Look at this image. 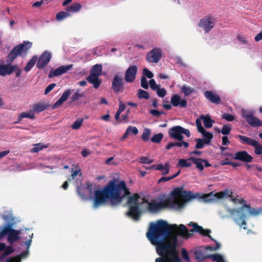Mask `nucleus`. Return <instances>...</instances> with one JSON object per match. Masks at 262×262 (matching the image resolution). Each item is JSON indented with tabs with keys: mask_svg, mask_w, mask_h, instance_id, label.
Here are the masks:
<instances>
[{
	"mask_svg": "<svg viewBox=\"0 0 262 262\" xmlns=\"http://www.w3.org/2000/svg\"><path fill=\"white\" fill-rule=\"evenodd\" d=\"M247 212L252 215H258L262 214V207L257 209L251 207L250 205H245L237 209L230 210V214L234 217L235 223L241 227L246 225L247 216Z\"/></svg>",
	"mask_w": 262,
	"mask_h": 262,
	"instance_id": "obj_4",
	"label": "nucleus"
},
{
	"mask_svg": "<svg viewBox=\"0 0 262 262\" xmlns=\"http://www.w3.org/2000/svg\"><path fill=\"white\" fill-rule=\"evenodd\" d=\"M205 97L213 103L218 104L221 102V98L217 94L211 91H206L204 92Z\"/></svg>",
	"mask_w": 262,
	"mask_h": 262,
	"instance_id": "obj_23",
	"label": "nucleus"
},
{
	"mask_svg": "<svg viewBox=\"0 0 262 262\" xmlns=\"http://www.w3.org/2000/svg\"><path fill=\"white\" fill-rule=\"evenodd\" d=\"M143 74L144 77H147L148 78H151L154 76L152 73L147 68H144L143 70Z\"/></svg>",
	"mask_w": 262,
	"mask_h": 262,
	"instance_id": "obj_49",
	"label": "nucleus"
},
{
	"mask_svg": "<svg viewBox=\"0 0 262 262\" xmlns=\"http://www.w3.org/2000/svg\"><path fill=\"white\" fill-rule=\"evenodd\" d=\"M142 213V211L139 205H132L128 206V210L126 212V215L135 221H138Z\"/></svg>",
	"mask_w": 262,
	"mask_h": 262,
	"instance_id": "obj_15",
	"label": "nucleus"
},
{
	"mask_svg": "<svg viewBox=\"0 0 262 262\" xmlns=\"http://www.w3.org/2000/svg\"><path fill=\"white\" fill-rule=\"evenodd\" d=\"M162 57V50L160 48H156L152 49L147 55L146 59L148 62L158 63Z\"/></svg>",
	"mask_w": 262,
	"mask_h": 262,
	"instance_id": "obj_12",
	"label": "nucleus"
},
{
	"mask_svg": "<svg viewBox=\"0 0 262 262\" xmlns=\"http://www.w3.org/2000/svg\"><path fill=\"white\" fill-rule=\"evenodd\" d=\"M237 138L241 140V141L243 144H246L254 147V152L257 155L262 154V145L259 143L252 138L247 137L245 136L238 135Z\"/></svg>",
	"mask_w": 262,
	"mask_h": 262,
	"instance_id": "obj_10",
	"label": "nucleus"
},
{
	"mask_svg": "<svg viewBox=\"0 0 262 262\" xmlns=\"http://www.w3.org/2000/svg\"><path fill=\"white\" fill-rule=\"evenodd\" d=\"M2 251H4V252L0 256V260H3L6 256L12 253L14 250L12 247H7L5 243L0 242V252Z\"/></svg>",
	"mask_w": 262,
	"mask_h": 262,
	"instance_id": "obj_24",
	"label": "nucleus"
},
{
	"mask_svg": "<svg viewBox=\"0 0 262 262\" xmlns=\"http://www.w3.org/2000/svg\"><path fill=\"white\" fill-rule=\"evenodd\" d=\"M102 70L101 64H95L92 67L90 75L86 78V80L93 84L94 88L96 89H98L102 83V79L99 78Z\"/></svg>",
	"mask_w": 262,
	"mask_h": 262,
	"instance_id": "obj_6",
	"label": "nucleus"
},
{
	"mask_svg": "<svg viewBox=\"0 0 262 262\" xmlns=\"http://www.w3.org/2000/svg\"><path fill=\"white\" fill-rule=\"evenodd\" d=\"M174 142V147L177 146V147H181L182 146H184L185 148H187L189 146V143L187 142L183 141V140H182V141H180V142Z\"/></svg>",
	"mask_w": 262,
	"mask_h": 262,
	"instance_id": "obj_46",
	"label": "nucleus"
},
{
	"mask_svg": "<svg viewBox=\"0 0 262 262\" xmlns=\"http://www.w3.org/2000/svg\"><path fill=\"white\" fill-rule=\"evenodd\" d=\"M195 123H196V125L197 126V129H198V132L201 133L204 132L205 129L203 127L200 119H197L195 121Z\"/></svg>",
	"mask_w": 262,
	"mask_h": 262,
	"instance_id": "obj_48",
	"label": "nucleus"
},
{
	"mask_svg": "<svg viewBox=\"0 0 262 262\" xmlns=\"http://www.w3.org/2000/svg\"><path fill=\"white\" fill-rule=\"evenodd\" d=\"M72 67V64L60 66L54 70H51L49 74L48 77L50 78L57 77L62 75L70 70Z\"/></svg>",
	"mask_w": 262,
	"mask_h": 262,
	"instance_id": "obj_18",
	"label": "nucleus"
},
{
	"mask_svg": "<svg viewBox=\"0 0 262 262\" xmlns=\"http://www.w3.org/2000/svg\"><path fill=\"white\" fill-rule=\"evenodd\" d=\"M6 66V75H11L17 69L16 65H11L10 63H8L7 64H5Z\"/></svg>",
	"mask_w": 262,
	"mask_h": 262,
	"instance_id": "obj_34",
	"label": "nucleus"
},
{
	"mask_svg": "<svg viewBox=\"0 0 262 262\" xmlns=\"http://www.w3.org/2000/svg\"><path fill=\"white\" fill-rule=\"evenodd\" d=\"M171 104L177 107L180 106V107H186L187 106V101L185 99H180V97L178 95H173L171 98Z\"/></svg>",
	"mask_w": 262,
	"mask_h": 262,
	"instance_id": "obj_22",
	"label": "nucleus"
},
{
	"mask_svg": "<svg viewBox=\"0 0 262 262\" xmlns=\"http://www.w3.org/2000/svg\"><path fill=\"white\" fill-rule=\"evenodd\" d=\"M21 233L20 230H16L12 228L11 224H8L4 226L0 232V239H2L5 235H8V240L10 243L17 241L20 239L19 235Z\"/></svg>",
	"mask_w": 262,
	"mask_h": 262,
	"instance_id": "obj_8",
	"label": "nucleus"
},
{
	"mask_svg": "<svg viewBox=\"0 0 262 262\" xmlns=\"http://www.w3.org/2000/svg\"><path fill=\"white\" fill-rule=\"evenodd\" d=\"M86 189L89 190V193L90 195H92L93 193V185L92 183L90 182H87L86 183Z\"/></svg>",
	"mask_w": 262,
	"mask_h": 262,
	"instance_id": "obj_63",
	"label": "nucleus"
},
{
	"mask_svg": "<svg viewBox=\"0 0 262 262\" xmlns=\"http://www.w3.org/2000/svg\"><path fill=\"white\" fill-rule=\"evenodd\" d=\"M37 56H34L32 58L29 60V61L27 64L26 66L24 68V70L26 72H28L35 65V63L37 61Z\"/></svg>",
	"mask_w": 262,
	"mask_h": 262,
	"instance_id": "obj_32",
	"label": "nucleus"
},
{
	"mask_svg": "<svg viewBox=\"0 0 262 262\" xmlns=\"http://www.w3.org/2000/svg\"><path fill=\"white\" fill-rule=\"evenodd\" d=\"M0 75L2 76H5L6 75L5 64L0 65Z\"/></svg>",
	"mask_w": 262,
	"mask_h": 262,
	"instance_id": "obj_64",
	"label": "nucleus"
},
{
	"mask_svg": "<svg viewBox=\"0 0 262 262\" xmlns=\"http://www.w3.org/2000/svg\"><path fill=\"white\" fill-rule=\"evenodd\" d=\"M138 97L139 99H148L150 97L149 94L145 91L139 89L138 91Z\"/></svg>",
	"mask_w": 262,
	"mask_h": 262,
	"instance_id": "obj_37",
	"label": "nucleus"
},
{
	"mask_svg": "<svg viewBox=\"0 0 262 262\" xmlns=\"http://www.w3.org/2000/svg\"><path fill=\"white\" fill-rule=\"evenodd\" d=\"M149 84L151 89L153 91H156L160 86L156 83V81L154 79H152L149 81Z\"/></svg>",
	"mask_w": 262,
	"mask_h": 262,
	"instance_id": "obj_54",
	"label": "nucleus"
},
{
	"mask_svg": "<svg viewBox=\"0 0 262 262\" xmlns=\"http://www.w3.org/2000/svg\"><path fill=\"white\" fill-rule=\"evenodd\" d=\"M29 255L28 250L27 249L25 251H24L19 255L9 258L7 259L6 262H21V258H26Z\"/></svg>",
	"mask_w": 262,
	"mask_h": 262,
	"instance_id": "obj_26",
	"label": "nucleus"
},
{
	"mask_svg": "<svg viewBox=\"0 0 262 262\" xmlns=\"http://www.w3.org/2000/svg\"><path fill=\"white\" fill-rule=\"evenodd\" d=\"M32 46V42L29 41H24L22 43H19L14 47L7 55V62L12 63L18 56L22 57H25Z\"/></svg>",
	"mask_w": 262,
	"mask_h": 262,
	"instance_id": "obj_5",
	"label": "nucleus"
},
{
	"mask_svg": "<svg viewBox=\"0 0 262 262\" xmlns=\"http://www.w3.org/2000/svg\"><path fill=\"white\" fill-rule=\"evenodd\" d=\"M195 141L196 142L195 148L196 149H202L206 144L205 141L203 139L196 138Z\"/></svg>",
	"mask_w": 262,
	"mask_h": 262,
	"instance_id": "obj_43",
	"label": "nucleus"
},
{
	"mask_svg": "<svg viewBox=\"0 0 262 262\" xmlns=\"http://www.w3.org/2000/svg\"><path fill=\"white\" fill-rule=\"evenodd\" d=\"M170 230V235L175 234L181 236L185 238H189L192 235V233H190L186 226L183 224L180 225L179 226L176 224L169 225L167 223Z\"/></svg>",
	"mask_w": 262,
	"mask_h": 262,
	"instance_id": "obj_9",
	"label": "nucleus"
},
{
	"mask_svg": "<svg viewBox=\"0 0 262 262\" xmlns=\"http://www.w3.org/2000/svg\"><path fill=\"white\" fill-rule=\"evenodd\" d=\"M181 90L182 92L184 94L185 96H189L194 92L193 88L185 85L182 87Z\"/></svg>",
	"mask_w": 262,
	"mask_h": 262,
	"instance_id": "obj_41",
	"label": "nucleus"
},
{
	"mask_svg": "<svg viewBox=\"0 0 262 262\" xmlns=\"http://www.w3.org/2000/svg\"><path fill=\"white\" fill-rule=\"evenodd\" d=\"M207 257L211 259L213 261H215L217 262L224 261L223 257L220 254L217 253L209 255Z\"/></svg>",
	"mask_w": 262,
	"mask_h": 262,
	"instance_id": "obj_35",
	"label": "nucleus"
},
{
	"mask_svg": "<svg viewBox=\"0 0 262 262\" xmlns=\"http://www.w3.org/2000/svg\"><path fill=\"white\" fill-rule=\"evenodd\" d=\"M182 256L184 260L187 262H190V259L188 253L185 249L182 250Z\"/></svg>",
	"mask_w": 262,
	"mask_h": 262,
	"instance_id": "obj_53",
	"label": "nucleus"
},
{
	"mask_svg": "<svg viewBox=\"0 0 262 262\" xmlns=\"http://www.w3.org/2000/svg\"><path fill=\"white\" fill-rule=\"evenodd\" d=\"M163 138V135L162 133L154 135L151 138V141L155 143H159Z\"/></svg>",
	"mask_w": 262,
	"mask_h": 262,
	"instance_id": "obj_40",
	"label": "nucleus"
},
{
	"mask_svg": "<svg viewBox=\"0 0 262 262\" xmlns=\"http://www.w3.org/2000/svg\"><path fill=\"white\" fill-rule=\"evenodd\" d=\"M83 96V94H79L78 92L75 93L74 95L72 96L71 97V99L72 101H75L78 100L80 97H82Z\"/></svg>",
	"mask_w": 262,
	"mask_h": 262,
	"instance_id": "obj_60",
	"label": "nucleus"
},
{
	"mask_svg": "<svg viewBox=\"0 0 262 262\" xmlns=\"http://www.w3.org/2000/svg\"><path fill=\"white\" fill-rule=\"evenodd\" d=\"M123 79L122 77L118 75L114 76L112 83V88L115 93H122L124 91Z\"/></svg>",
	"mask_w": 262,
	"mask_h": 262,
	"instance_id": "obj_14",
	"label": "nucleus"
},
{
	"mask_svg": "<svg viewBox=\"0 0 262 262\" xmlns=\"http://www.w3.org/2000/svg\"><path fill=\"white\" fill-rule=\"evenodd\" d=\"M93 207L97 208L110 201L113 206L120 204L124 197L128 196L130 192L127 188L125 182L110 181L102 190L95 191Z\"/></svg>",
	"mask_w": 262,
	"mask_h": 262,
	"instance_id": "obj_3",
	"label": "nucleus"
},
{
	"mask_svg": "<svg viewBox=\"0 0 262 262\" xmlns=\"http://www.w3.org/2000/svg\"><path fill=\"white\" fill-rule=\"evenodd\" d=\"M242 117L246 119L251 126L254 127L262 126V121L254 116L251 112L243 111Z\"/></svg>",
	"mask_w": 262,
	"mask_h": 262,
	"instance_id": "obj_11",
	"label": "nucleus"
},
{
	"mask_svg": "<svg viewBox=\"0 0 262 262\" xmlns=\"http://www.w3.org/2000/svg\"><path fill=\"white\" fill-rule=\"evenodd\" d=\"M140 198V196L138 193H134L133 195L128 197L126 204L127 206L139 205Z\"/></svg>",
	"mask_w": 262,
	"mask_h": 262,
	"instance_id": "obj_27",
	"label": "nucleus"
},
{
	"mask_svg": "<svg viewBox=\"0 0 262 262\" xmlns=\"http://www.w3.org/2000/svg\"><path fill=\"white\" fill-rule=\"evenodd\" d=\"M71 95V91L70 90H66L62 94V95H61V96L60 97V99L63 101H66L68 97L70 96V95Z\"/></svg>",
	"mask_w": 262,
	"mask_h": 262,
	"instance_id": "obj_51",
	"label": "nucleus"
},
{
	"mask_svg": "<svg viewBox=\"0 0 262 262\" xmlns=\"http://www.w3.org/2000/svg\"><path fill=\"white\" fill-rule=\"evenodd\" d=\"M168 133L170 138L179 141H182L183 140L184 136L183 134L185 135L187 137H190V136L189 129L184 128L179 125L174 126L169 128Z\"/></svg>",
	"mask_w": 262,
	"mask_h": 262,
	"instance_id": "obj_7",
	"label": "nucleus"
},
{
	"mask_svg": "<svg viewBox=\"0 0 262 262\" xmlns=\"http://www.w3.org/2000/svg\"><path fill=\"white\" fill-rule=\"evenodd\" d=\"M222 118L228 121H232L234 120L235 116L232 114L226 113L222 115Z\"/></svg>",
	"mask_w": 262,
	"mask_h": 262,
	"instance_id": "obj_47",
	"label": "nucleus"
},
{
	"mask_svg": "<svg viewBox=\"0 0 262 262\" xmlns=\"http://www.w3.org/2000/svg\"><path fill=\"white\" fill-rule=\"evenodd\" d=\"M70 15V14L67 12L61 11L56 14V18L57 20L60 21L69 16Z\"/></svg>",
	"mask_w": 262,
	"mask_h": 262,
	"instance_id": "obj_42",
	"label": "nucleus"
},
{
	"mask_svg": "<svg viewBox=\"0 0 262 262\" xmlns=\"http://www.w3.org/2000/svg\"><path fill=\"white\" fill-rule=\"evenodd\" d=\"M146 237L151 244L156 246L157 252L160 257L155 262H181L174 251L177 244V235H170L167 222L159 220L151 222L146 233Z\"/></svg>",
	"mask_w": 262,
	"mask_h": 262,
	"instance_id": "obj_1",
	"label": "nucleus"
},
{
	"mask_svg": "<svg viewBox=\"0 0 262 262\" xmlns=\"http://www.w3.org/2000/svg\"><path fill=\"white\" fill-rule=\"evenodd\" d=\"M198 193H193L190 191H184L182 187H177L170 192V196L160 202L153 200L150 202L145 198H143L142 203L148 205L145 210L150 212H156L162 209L168 208L174 210H180L186 204L192 199L198 197Z\"/></svg>",
	"mask_w": 262,
	"mask_h": 262,
	"instance_id": "obj_2",
	"label": "nucleus"
},
{
	"mask_svg": "<svg viewBox=\"0 0 262 262\" xmlns=\"http://www.w3.org/2000/svg\"><path fill=\"white\" fill-rule=\"evenodd\" d=\"M192 163L195 164L196 167L198 168L201 171L204 170L203 159L201 158H196L194 157H190L188 159Z\"/></svg>",
	"mask_w": 262,
	"mask_h": 262,
	"instance_id": "obj_28",
	"label": "nucleus"
},
{
	"mask_svg": "<svg viewBox=\"0 0 262 262\" xmlns=\"http://www.w3.org/2000/svg\"><path fill=\"white\" fill-rule=\"evenodd\" d=\"M48 146L44 145L41 143H37L34 145V147L31 149L32 153L38 152L39 151L43 149L44 148H47Z\"/></svg>",
	"mask_w": 262,
	"mask_h": 262,
	"instance_id": "obj_36",
	"label": "nucleus"
},
{
	"mask_svg": "<svg viewBox=\"0 0 262 262\" xmlns=\"http://www.w3.org/2000/svg\"><path fill=\"white\" fill-rule=\"evenodd\" d=\"M188 159H180L178 162V165L181 167H189L191 166V163L189 162Z\"/></svg>",
	"mask_w": 262,
	"mask_h": 262,
	"instance_id": "obj_44",
	"label": "nucleus"
},
{
	"mask_svg": "<svg viewBox=\"0 0 262 262\" xmlns=\"http://www.w3.org/2000/svg\"><path fill=\"white\" fill-rule=\"evenodd\" d=\"M224 193L222 191L215 193L214 195L211 192L209 194H204L203 197H200V194L198 193L199 196L196 198L202 199L205 202H210L214 200L215 199H221L224 198L225 197Z\"/></svg>",
	"mask_w": 262,
	"mask_h": 262,
	"instance_id": "obj_21",
	"label": "nucleus"
},
{
	"mask_svg": "<svg viewBox=\"0 0 262 262\" xmlns=\"http://www.w3.org/2000/svg\"><path fill=\"white\" fill-rule=\"evenodd\" d=\"M189 225L192 226L193 227V229L191 230V232H193V231L198 232L203 236H208L210 239L213 240L212 237L209 235L211 233L210 230H205L202 226L192 222H190Z\"/></svg>",
	"mask_w": 262,
	"mask_h": 262,
	"instance_id": "obj_20",
	"label": "nucleus"
},
{
	"mask_svg": "<svg viewBox=\"0 0 262 262\" xmlns=\"http://www.w3.org/2000/svg\"><path fill=\"white\" fill-rule=\"evenodd\" d=\"M51 57V54L49 52L47 51L43 52L39 57L37 62V68L38 69L43 68L49 62Z\"/></svg>",
	"mask_w": 262,
	"mask_h": 262,
	"instance_id": "obj_17",
	"label": "nucleus"
},
{
	"mask_svg": "<svg viewBox=\"0 0 262 262\" xmlns=\"http://www.w3.org/2000/svg\"><path fill=\"white\" fill-rule=\"evenodd\" d=\"M77 193L82 199H87L88 198L85 196L82 192V189L80 187L77 188Z\"/></svg>",
	"mask_w": 262,
	"mask_h": 262,
	"instance_id": "obj_62",
	"label": "nucleus"
},
{
	"mask_svg": "<svg viewBox=\"0 0 262 262\" xmlns=\"http://www.w3.org/2000/svg\"><path fill=\"white\" fill-rule=\"evenodd\" d=\"M231 201L234 203H238L239 204L243 205L242 207H243L246 204V201L244 199H238L235 196H233L232 198L231 199Z\"/></svg>",
	"mask_w": 262,
	"mask_h": 262,
	"instance_id": "obj_55",
	"label": "nucleus"
},
{
	"mask_svg": "<svg viewBox=\"0 0 262 262\" xmlns=\"http://www.w3.org/2000/svg\"><path fill=\"white\" fill-rule=\"evenodd\" d=\"M201 118L203 119L204 125L206 128H209L212 127L214 122L211 119L210 116H202Z\"/></svg>",
	"mask_w": 262,
	"mask_h": 262,
	"instance_id": "obj_31",
	"label": "nucleus"
},
{
	"mask_svg": "<svg viewBox=\"0 0 262 262\" xmlns=\"http://www.w3.org/2000/svg\"><path fill=\"white\" fill-rule=\"evenodd\" d=\"M139 162L143 164H150L153 161L146 157H142L139 159Z\"/></svg>",
	"mask_w": 262,
	"mask_h": 262,
	"instance_id": "obj_57",
	"label": "nucleus"
},
{
	"mask_svg": "<svg viewBox=\"0 0 262 262\" xmlns=\"http://www.w3.org/2000/svg\"><path fill=\"white\" fill-rule=\"evenodd\" d=\"M151 134V130L149 128H145L143 130L141 138L144 142H146L149 140V137Z\"/></svg>",
	"mask_w": 262,
	"mask_h": 262,
	"instance_id": "obj_39",
	"label": "nucleus"
},
{
	"mask_svg": "<svg viewBox=\"0 0 262 262\" xmlns=\"http://www.w3.org/2000/svg\"><path fill=\"white\" fill-rule=\"evenodd\" d=\"M233 159L246 163L251 162L253 160V157L245 150L236 152Z\"/></svg>",
	"mask_w": 262,
	"mask_h": 262,
	"instance_id": "obj_19",
	"label": "nucleus"
},
{
	"mask_svg": "<svg viewBox=\"0 0 262 262\" xmlns=\"http://www.w3.org/2000/svg\"><path fill=\"white\" fill-rule=\"evenodd\" d=\"M149 113L151 114L154 117H159L161 115L164 114V113L163 111H159L156 110H151L149 111Z\"/></svg>",
	"mask_w": 262,
	"mask_h": 262,
	"instance_id": "obj_58",
	"label": "nucleus"
},
{
	"mask_svg": "<svg viewBox=\"0 0 262 262\" xmlns=\"http://www.w3.org/2000/svg\"><path fill=\"white\" fill-rule=\"evenodd\" d=\"M231 130V125L228 124V125H224L221 129V133L224 135H228L230 134V132Z\"/></svg>",
	"mask_w": 262,
	"mask_h": 262,
	"instance_id": "obj_45",
	"label": "nucleus"
},
{
	"mask_svg": "<svg viewBox=\"0 0 262 262\" xmlns=\"http://www.w3.org/2000/svg\"><path fill=\"white\" fill-rule=\"evenodd\" d=\"M56 83H51L49 84L45 89L44 94L45 95L48 94L50 91H51L56 86Z\"/></svg>",
	"mask_w": 262,
	"mask_h": 262,
	"instance_id": "obj_61",
	"label": "nucleus"
},
{
	"mask_svg": "<svg viewBox=\"0 0 262 262\" xmlns=\"http://www.w3.org/2000/svg\"><path fill=\"white\" fill-rule=\"evenodd\" d=\"M157 94L158 96L163 98L166 94V91L164 88H160V87L156 90Z\"/></svg>",
	"mask_w": 262,
	"mask_h": 262,
	"instance_id": "obj_50",
	"label": "nucleus"
},
{
	"mask_svg": "<svg viewBox=\"0 0 262 262\" xmlns=\"http://www.w3.org/2000/svg\"><path fill=\"white\" fill-rule=\"evenodd\" d=\"M200 27L203 28L205 33H208L214 26V19L211 16L202 18L199 24Z\"/></svg>",
	"mask_w": 262,
	"mask_h": 262,
	"instance_id": "obj_13",
	"label": "nucleus"
},
{
	"mask_svg": "<svg viewBox=\"0 0 262 262\" xmlns=\"http://www.w3.org/2000/svg\"><path fill=\"white\" fill-rule=\"evenodd\" d=\"M29 118L31 119H34V115L32 111V110H30L29 113L27 112H23L18 116L17 121L15 123H18L20 122L23 118Z\"/></svg>",
	"mask_w": 262,
	"mask_h": 262,
	"instance_id": "obj_29",
	"label": "nucleus"
},
{
	"mask_svg": "<svg viewBox=\"0 0 262 262\" xmlns=\"http://www.w3.org/2000/svg\"><path fill=\"white\" fill-rule=\"evenodd\" d=\"M81 9V5L79 3H74L70 6H68L66 8V10L67 12H77L80 10Z\"/></svg>",
	"mask_w": 262,
	"mask_h": 262,
	"instance_id": "obj_30",
	"label": "nucleus"
},
{
	"mask_svg": "<svg viewBox=\"0 0 262 262\" xmlns=\"http://www.w3.org/2000/svg\"><path fill=\"white\" fill-rule=\"evenodd\" d=\"M138 68L136 65L129 66L125 73V80L127 82H133L135 78L137 73Z\"/></svg>",
	"mask_w": 262,
	"mask_h": 262,
	"instance_id": "obj_16",
	"label": "nucleus"
},
{
	"mask_svg": "<svg viewBox=\"0 0 262 262\" xmlns=\"http://www.w3.org/2000/svg\"><path fill=\"white\" fill-rule=\"evenodd\" d=\"M237 39L241 43L243 44L247 45L248 43V41L243 35L238 34L237 35Z\"/></svg>",
	"mask_w": 262,
	"mask_h": 262,
	"instance_id": "obj_59",
	"label": "nucleus"
},
{
	"mask_svg": "<svg viewBox=\"0 0 262 262\" xmlns=\"http://www.w3.org/2000/svg\"><path fill=\"white\" fill-rule=\"evenodd\" d=\"M83 118H78L74 122V123L72 125V128L73 129H78L81 127L83 122Z\"/></svg>",
	"mask_w": 262,
	"mask_h": 262,
	"instance_id": "obj_38",
	"label": "nucleus"
},
{
	"mask_svg": "<svg viewBox=\"0 0 262 262\" xmlns=\"http://www.w3.org/2000/svg\"><path fill=\"white\" fill-rule=\"evenodd\" d=\"M48 107V105L42 102H39L35 103L32 107V111L34 113H40L46 110Z\"/></svg>",
	"mask_w": 262,
	"mask_h": 262,
	"instance_id": "obj_25",
	"label": "nucleus"
},
{
	"mask_svg": "<svg viewBox=\"0 0 262 262\" xmlns=\"http://www.w3.org/2000/svg\"><path fill=\"white\" fill-rule=\"evenodd\" d=\"M126 130L128 132V133L130 134V133H132L134 135H136L138 133V130L137 128L135 126H129Z\"/></svg>",
	"mask_w": 262,
	"mask_h": 262,
	"instance_id": "obj_52",
	"label": "nucleus"
},
{
	"mask_svg": "<svg viewBox=\"0 0 262 262\" xmlns=\"http://www.w3.org/2000/svg\"><path fill=\"white\" fill-rule=\"evenodd\" d=\"M203 136L204 137H205V139H203L206 142V144L208 145L210 143L211 140L213 138V135L205 130L204 132L202 133Z\"/></svg>",
	"mask_w": 262,
	"mask_h": 262,
	"instance_id": "obj_33",
	"label": "nucleus"
},
{
	"mask_svg": "<svg viewBox=\"0 0 262 262\" xmlns=\"http://www.w3.org/2000/svg\"><path fill=\"white\" fill-rule=\"evenodd\" d=\"M141 85L144 89H148V84L145 77L142 76L141 78Z\"/></svg>",
	"mask_w": 262,
	"mask_h": 262,
	"instance_id": "obj_56",
	"label": "nucleus"
}]
</instances>
